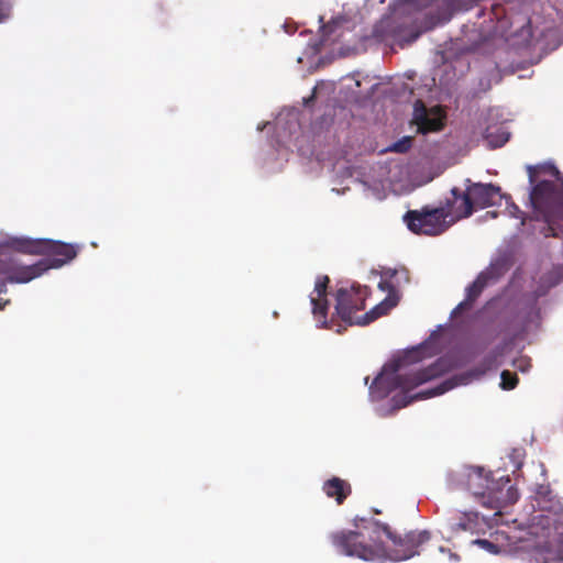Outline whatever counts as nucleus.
<instances>
[{"mask_svg": "<svg viewBox=\"0 0 563 563\" xmlns=\"http://www.w3.org/2000/svg\"><path fill=\"white\" fill-rule=\"evenodd\" d=\"M413 137L412 136H404L402 139L398 140L397 142L393 143L388 151L394 153H407L411 146H412Z\"/></svg>", "mask_w": 563, "mask_h": 563, "instance_id": "nucleus-20", "label": "nucleus"}, {"mask_svg": "<svg viewBox=\"0 0 563 563\" xmlns=\"http://www.w3.org/2000/svg\"><path fill=\"white\" fill-rule=\"evenodd\" d=\"M11 13V7L4 0H0V23L9 19Z\"/></svg>", "mask_w": 563, "mask_h": 563, "instance_id": "nucleus-23", "label": "nucleus"}, {"mask_svg": "<svg viewBox=\"0 0 563 563\" xmlns=\"http://www.w3.org/2000/svg\"><path fill=\"white\" fill-rule=\"evenodd\" d=\"M537 503L539 509L542 511H548L554 515H559L563 511V505L556 498H547L545 496H542L537 499Z\"/></svg>", "mask_w": 563, "mask_h": 563, "instance_id": "nucleus-18", "label": "nucleus"}, {"mask_svg": "<svg viewBox=\"0 0 563 563\" xmlns=\"http://www.w3.org/2000/svg\"><path fill=\"white\" fill-rule=\"evenodd\" d=\"M378 286L382 290L389 291L388 297L386 299H384L380 303L375 306L373 309L367 311L365 314L357 318V324H360V325L368 324V323L373 322L374 320H376L377 318L387 314L390 309H393L394 307L397 306L398 297L394 294V287L388 282H385V280L380 282Z\"/></svg>", "mask_w": 563, "mask_h": 563, "instance_id": "nucleus-13", "label": "nucleus"}, {"mask_svg": "<svg viewBox=\"0 0 563 563\" xmlns=\"http://www.w3.org/2000/svg\"><path fill=\"white\" fill-rule=\"evenodd\" d=\"M10 245L20 253L52 257L32 265H23L13 257H0V294L7 290L8 283H29L51 268H59L69 263L79 252L78 245L48 239L16 238Z\"/></svg>", "mask_w": 563, "mask_h": 563, "instance_id": "nucleus-2", "label": "nucleus"}, {"mask_svg": "<svg viewBox=\"0 0 563 563\" xmlns=\"http://www.w3.org/2000/svg\"><path fill=\"white\" fill-rule=\"evenodd\" d=\"M500 387L505 390H511L518 385V376L516 373H511L507 369L503 371L500 374Z\"/></svg>", "mask_w": 563, "mask_h": 563, "instance_id": "nucleus-19", "label": "nucleus"}, {"mask_svg": "<svg viewBox=\"0 0 563 563\" xmlns=\"http://www.w3.org/2000/svg\"><path fill=\"white\" fill-rule=\"evenodd\" d=\"M530 202L550 229L563 225V190L551 180H541L530 191Z\"/></svg>", "mask_w": 563, "mask_h": 563, "instance_id": "nucleus-5", "label": "nucleus"}, {"mask_svg": "<svg viewBox=\"0 0 563 563\" xmlns=\"http://www.w3.org/2000/svg\"><path fill=\"white\" fill-rule=\"evenodd\" d=\"M505 273L503 263L490 264L485 271L481 272L476 279L466 288V298L473 303L481 296L483 290L493 283H496Z\"/></svg>", "mask_w": 563, "mask_h": 563, "instance_id": "nucleus-11", "label": "nucleus"}, {"mask_svg": "<svg viewBox=\"0 0 563 563\" xmlns=\"http://www.w3.org/2000/svg\"><path fill=\"white\" fill-rule=\"evenodd\" d=\"M556 554L559 559L563 561V534L561 536L560 543L556 549Z\"/></svg>", "mask_w": 563, "mask_h": 563, "instance_id": "nucleus-28", "label": "nucleus"}, {"mask_svg": "<svg viewBox=\"0 0 563 563\" xmlns=\"http://www.w3.org/2000/svg\"><path fill=\"white\" fill-rule=\"evenodd\" d=\"M497 483L489 478L483 467H471L466 475V487L473 496L484 506L488 492L496 488Z\"/></svg>", "mask_w": 563, "mask_h": 563, "instance_id": "nucleus-10", "label": "nucleus"}, {"mask_svg": "<svg viewBox=\"0 0 563 563\" xmlns=\"http://www.w3.org/2000/svg\"><path fill=\"white\" fill-rule=\"evenodd\" d=\"M552 170L555 176L559 175V170L555 167H552Z\"/></svg>", "mask_w": 563, "mask_h": 563, "instance_id": "nucleus-33", "label": "nucleus"}, {"mask_svg": "<svg viewBox=\"0 0 563 563\" xmlns=\"http://www.w3.org/2000/svg\"><path fill=\"white\" fill-rule=\"evenodd\" d=\"M452 202L455 207V219L468 218L473 214L475 207L484 209L493 206L496 198L500 196V188L493 184H472L462 192L454 187L451 190Z\"/></svg>", "mask_w": 563, "mask_h": 563, "instance_id": "nucleus-6", "label": "nucleus"}, {"mask_svg": "<svg viewBox=\"0 0 563 563\" xmlns=\"http://www.w3.org/2000/svg\"><path fill=\"white\" fill-rule=\"evenodd\" d=\"M520 371H525L526 367H525V364H521V365H516Z\"/></svg>", "mask_w": 563, "mask_h": 563, "instance_id": "nucleus-32", "label": "nucleus"}, {"mask_svg": "<svg viewBox=\"0 0 563 563\" xmlns=\"http://www.w3.org/2000/svg\"><path fill=\"white\" fill-rule=\"evenodd\" d=\"M473 306V302L472 301H468V299L465 297V299L460 302L456 308L453 310V314H457V313H461L462 311L464 310H468L471 309Z\"/></svg>", "mask_w": 563, "mask_h": 563, "instance_id": "nucleus-25", "label": "nucleus"}, {"mask_svg": "<svg viewBox=\"0 0 563 563\" xmlns=\"http://www.w3.org/2000/svg\"><path fill=\"white\" fill-rule=\"evenodd\" d=\"M522 32L527 33L528 36H531V27H530V21L528 20L526 25L522 26Z\"/></svg>", "mask_w": 563, "mask_h": 563, "instance_id": "nucleus-29", "label": "nucleus"}, {"mask_svg": "<svg viewBox=\"0 0 563 563\" xmlns=\"http://www.w3.org/2000/svg\"><path fill=\"white\" fill-rule=\"evenodd\" d=\"M373 36L378 41L396 40L397 33L394 26V20L390 16L380 19L373 29Z\"/></svg>", "mask_w": 563, "mask_h": 563, "instance_id": "nucleus-16", "label": "nucleus"}, {"mask_svg": "<svg viewBox=\"0 0 563 563\" xmlns=\"http://www.w3.org/2000/svg\"><path fill=\"white\" fill-rule=\"evenodd\" d=\"M510 212H511V214H512L514 217H517V213H519V212H520V210H519V208H518L515 203H512V205H511V210H510Z\"/></svg>", "mask_w": 563, "mask_h": 563, "instance_id": "nucleus-30", "label": "nucleus"}, {"mask_svg": "<svg viewBox=\"0 0 563 563\" xmlns=\"http://www.w3.org/2000/svg\"><path fill=\"white\" fill-rule=\"evenodd\" d=\"M451 529L453 531H466L470 529V522L466 518H461L460 521L451 523Z\"/></svg>", "mask_w": 563, "mask_h": 563, "instance_id": "nucleus-24", "label": "nucleus"}, {"mask_svg": "<svg viewBox=\"0 0 563 563\" xmlns=\"http://www.w3.org/2000/svg\"><path fill=\"white\" fill-rule=\"evenodd\" d=\"M456 385L457 383L454 379H446L442 382L440 385H438L435 388L418 393L409 398L406 395L395 396L393 400L398 408H401L411 404L413 400L427 399L433 396L442 395L454 388Z\"/></svg>", "mask_w": 563, "mask_h": 563, "instance_id": "nucleus-14", "label": "nucleus"}, {"mask_svg": "<svg viewBox=\"0 0 563 563\" xmlns=\"http://www.w3.org/2000/svg\"><path fill=\"white\" fill-rule=\"evenodd\" d=\"M446 114L440 106L427 108L420 99L413 103L411 124L417 126V132L428 134L441 131L445 125Z\"/></svg>", "mask_w": 563, "mask_h": 563, "instance_id": "nucleus-8", "label": "nucleus"}, {"mask_svg": "<svg viewBox=\"0 0 563 563\" xmlns=\"http://www.w3.org/2000/svg\"><path fill=\"white\" fill-rule=\"evenodd\" d=\"M455 207L451 199L437 208L423 207L421 210H409L404 216L408 229L415 234L435 236L445 232L455 219Z\"/></svg>", "mask_w": 563, "mask_h": 563, "instance_id": "nucleus-4", "label": "nucleus"}, {"mask_svg": "<svg viewBox=\"0 0 563 563\" xmlns=\"http://www.w3.org/2000/svg\"><path fill=\"white\" fill-rule=\"evenodd\" d=\"M420 349L408 351L402 356L394 358L384 366V371L389 369L390 375L379 374L369 387L371 394L382 399L387 397L391 391L400 388L402 390H411L429 380L440 377L448 371L446 361L439 358L426 368L406 374H397L406 364L420 361Z\"/></svg>", "mask_w": 563, "mask_h": 563, "instance_id": "nucleus-3", "label": "nucleus"}, {"mask_svg": "<svg viewBox=\"0 0 563 563\" xmlns=\"http://www.w3.org/2000/svg\"><path fill=\"white\" fill-rule=\"evenodd\" d=\"M368 538L373 543L365 542L364 531L341 530L330 534L333 547L346 556H355L364 561L386 558L402 561L419 554L418 549L430 540V532L410 531L401 537L393 532L388 525L376 520L373 522Z\"/></svg>", "mask_w": 563, "mask_h": 563, "instance_id": "nucleus-1", "label": "nucleus"}, {"mask_svg": "<svg viewBox=\"0 0 563 563\" xmlns=\"http://www.w3.org/2000/svg\"><path fill=\"white\" fill-rule=\"evenodd\" d=\"M496 488L488 492L487 500L484 501V507L492 510H500L501 508L515 504L519 498L517 488L510 485L509 476H501L499 482H496Z\"/></svg>", "mask_w": 563, "mask_h": 563, "instance_id": "nucleus-9", "label": "nucleus"}, {"mask_svg": "<svg viewBox=\"0 0 563 563\" xmlns=\"http://www.w3.org/2000/svg\"><path fill=\"white\" fill-rule=\"evenodd\" d=\"M492 15L494 16V19L498 21V23L501 24V26H504L505 10L501 4H492Z\"/></svg>", "mask_w": 563, "mask_h": 563, "instance_id": "nucleus-21", "label": "nucleus"}, {"mask_svg": "<svg viewBox=\"0 0 563 563\" xmlns=\"http://www.w3.org/2000/svg\"><path fill=\"white\" fill-rule=\"evenodd\" d=\"M529 181L530 184H534L536 181V168L533 166H528Z\"/></svg>", "mask_w": 563, "mask_h": 563, "instance_id": "nucleus-27", "label": "nucleus"}, {"mask_svg": "<svg viewBox=\"0 0 563 563\" xmlns=\"http://www.w3.org/2000/svg\"><path fill=\"white\" fill-rule=\"evenodd\" d=\"M322 489L329 498H334L338 505H342L352 493L351 485L340 477H332L325 481Z\"/></svg>", "mask_w": 563, "mask_h": 563, "instance_id": "nucleus-15", "label": "nucleus"}, {"mask_svg": "<svg viewBox=\"0 0 563 563\" xmlns=\"http://www.w3.org/2000/svg\"><path fill=\"white\" fill-rule=\"evenodd\" d=\"M475 543L479 544L482 548H484L490 552H495L497 549L496 544H494L490 541L485 540V539H477V540H475Z\"/></svg>", "mask_w": 563, "mask_h": 563, "instance_id": "nucleus-26", "label": "nucleus"}, {"mask_svg": "<svg viewBox=\"0 0 563 563\" xmlns=\"http://www.w3.org/2000/svg\"><path fill=\"white\" fill-rule=\"evenodd\" d=\"M367 297L366 286H352L351 288H340L336 291L335 312L342 321L353 325L357 324V319L353 314L365 308Z\"/></svg>", "mask_w": 563, "mask_h": 563, "instance_id": "nucleus-7", "label": "nucleus"}, {"mask_svg": "<svg viewBox=\"0 0 563 563\" xmlns=\"http://www.w3.org/2000/svg\"><path fill=\"white\" fill-rule=\"evenodd\" d=\"M522 363H527V361H526V360H518V361L516 362V365H521Z\"/></svg>", "mask_w": 563, "mask_h": 563, "instance_id": "nucleus-31", "label": "nucleus"}, {"mask_svg": "<svg viewBox=\"0 0 563 563\" xmlns=\"http://www.w3.org/2000/svg\"><path fill=\"white\" fill-rule=\"evenodd\" d=\"M487 214H492L493 217H495V212H490V211H487Z\"/></svg>", "mask_w": 563, "mask_h": 563, "instance_id": "nucleus-34", "label": "nucleus"}, {"mask_svg": "<svg viewBox=\"0 0 563 563\" xmlns=\"http://www.w3.org/2000/svg\"><path fill=\"white\" fill-rule=\"evenodd\" d=\"M329 282L330 279L327 275L319 276L314 285V292L317 296L310 297L312 313L318 322H320V327L322 328H327V314L329 305L325 296Z\"/></svg>", "mask_w": 563, "mask_h": 563, "instance_id": "nucleus-12", "label": "nucleus"}, {"mask_svg": "<svg viewBox=\"0 0 563 563\" xmlns=\"http://www.w3.org/2000/svg\"><path fill=\"white\" fill-rule=\"evenodd\" d=\"M485 140L493 147H501L509 140V133L504 131L499 126H495V131H492V128H487L484 134Z\"/></svg>", "mask_w": 563, "mask_h": 563, "instance_id": "nucleus-17", "label": "nucleus"}, {"mask_svg": "<svg viewBox=\"0 0 563 563\" xmlns=\"http://www.w3.org/2000/svg\"><path fill=\"white\" fill-rule=\"evenodd\" d=\"M339 22H340L339 19H333L329 23L323 24L321 26L322 37H323L322 41H325V37H328L331 33L334 32V29L336 27Z\"/></svg>", "mask_w": 563, "mask_h": 563, "instance_id": "nucleus-22", "label": "nucleus"}]
</instances>
